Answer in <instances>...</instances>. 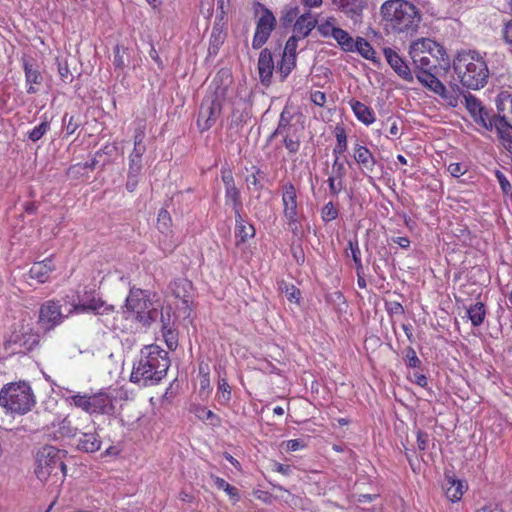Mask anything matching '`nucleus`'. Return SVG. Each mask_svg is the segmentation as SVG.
Returning <instances> with one entry per match:
<instances>
[{
	"label": "nucleus",
	"mask_w": 512,
	"mask_h": 512,
	"mask_svg": "<svg viewBox=\"0 0 512 512\" xmlns=\"http://www.w3.org/2000/svg\"><path fill=\"white\" fill-rule=\"evenodd\" d=\"M170 367L168 352L160 346H144L135 359L130 374V381L140 387L159 384Z\"/></svg>",
	"instance_id": "1"
},
{
	"label": "nucleus",
	"mask_w": 512,
	"mask_h": 512,
	"mask_svg": "<svg viewBox=\"0 0 512 512\" xmlns=\"http://www.w3.org/2000/svg\"><path fill=\"white\" fill-rule=\"evenodd\" d=\"M453 68L461 84L468 89L478 90L487 82V64L475 51L458 53Z\"/></svg>",
	"instance_id": "2"
},
{
	"label": "nucleus",
	"mask_w": 512,
	"mask_h": 512,
	"mask_svg": "<svg viewBox=\"0 0 512 512\" xmlns=\"http://www.w3.org/2000/svg\"><path fill=\"white\" fill-rule=\"evenodd\" d=\"M380 12L387 26L396 32L415 31L421 21L416 7L406 0H387Z\"/></svg>",
	"instance_id": "3"
},
{
	"label": "nucleus",
	"mask_w": 512,
	"mask_h": 512,
	"mask_svg": "<svg viewBox=\"0 0 512 512\" xmlns=\"http://www.w3.org/2000/svg\"><path fill=\"white\" fill-rule=\"evenodd\" d=\"M35 403V395L28 382L7 383L0 390V406L6 413L24 415Z\"/></svg>",
	"instance_id": "4"
},
{
	"label": "nucleus",
	"mask_w": 512,
	"mask_h": 512,
	"mask_svg": "<svg viewBox=\"0 0 512 512\" xmlns=\"http://www.w3.org/2000/svg\"><path fill=\"white\" fill-rule=\"evenodd\" d=\"M64 451L54 446H44L36 455V477L41 482L52 480L53 483L61 481L66 475V465L63 461Z\"/></svg>",
	"instance_id": "5"
},
{
	"label": "nucleus",
	"mask_w": 512,
	"mask_h": 512,
	"mask_svg": "<svg viewBox=\"0 0 512 512\" xmlns=\"http://www.w3.org/2000/svg\"><path fill=\"white\" fill-rule=\"evenodd\" d=\"M125 317L142 326L151 325L158 318L159 311L149 299L145 291L131 289L126 298Z\"/></svg>",
	"instance_id": "6"
},
{
	"label": "nucleus",
	"mask_w": 512,
	"mask_h": 512,
	"mask_svg": "<svg viewBox=\"0 0 512 512\" xmlns=\"http://www.w3.org/2000/svg\"><path fill=\"white\" fill-rule=\"evenodd\" d=\"M66 393L63 395L65 400L82 411L93 415V414H106L110 415L114 412L113 399L105 392H97L93 394L73 392L66 389Z\"/></svg>",
	"instance_id": "7"
},
{
	"label": "nucleus",
	"mask_w": 512,
	"mask_h": 512,
	"mask_svg": "<svg viewBox=\"0 0 512 512\" xmlns=\"http://www.w3.org/2000/svg\"><path fill=\"white\" fill-rule=\"evenodd\" d=\"M409 55L413 64L419 71L431 70L436 67L435 62L444 60L446 52L444 48L431 39H420L413 42L409 49Z\"/></svg>",
	"instance_id": "8"
},
{
	"label": "nucleus",
	"mask_w": 512,
	"mask_h": 512,
	"mask_svg": "<svg viewBox=\"0 0 512 512\" xmlns=\"http://www.w3.org/2000/svg\"><path fill=\"white\" fill-rule=\"evenodd\" d=\"M39 343V335L33 331L30 323L14 324L5 340V348L12 353H26Z\"/></svg>",
	"instance_id": "9"
},
{
	"label": "nucleus",
	"mask_w": 512,
	"mask_h": 512,
	"mask_svg": "<svg viewBox=\"0 0 512 512\" xmlns=\"http://www.w3.org/2000/svg\"><path fill=\"white\" fill-rule=\"evenodd\" d=\"M282 204L283 215L289 230L297 235L301 228L298 219L297 192L295 186L291 182H287L282 186Z\"/></svg>",
	"instance_id": "10"
},
{
	"label": "nucleus",
	"mask_w": 512,
	"mask_h": 512,
	"mask_svg": "<svg viewBox=\"0 0 512 512\" xmlns=\"http://www.w3.org/2000/svg\"><path fill=\"white\" fill-rule=\"evenodd\" d=\"M66 316L61 310L59 301L47 300L41 304L38 314V324L44 331H50L60 325Z\"/></svg>",
	"instance_id": "11"
},
{
	"label": "nucleus",
	"mask_w": 512,
	"mask_h": 512,
	"mask_svg": "<svg viewBox=\"0 0 512 512\" xmlns=\"http://www.w3.org/2000/svg\"><path fill=\"white\" fill-rule=\"evenodd\" d=\"M276 27V18L271 10L261 6V15L256 22V29L252 40L253 49H260L269 39Z\"/></svg>",
	"instance_id": "12"
},
{
	"label": "nucleus",
	"mask_w": 512,
	"mask_h": 512,
	"mask_svg": "<svg viewBox=\"0 0 512 512\" xmlns=\"http://www.w3.org/2000/svg\"><path fill=\"white\" fill-rule=\"evenodd\" d=\"M72 307L73 309L70 312L75 313L93 312L95 314H108L113 311V306L107 305L93 291H86L82 296H78V301H74Z\"/></svg>",
	"instance_id": "13"
},
{
	"label": "nucleus",
	"mask_w": 512,
	"mask_h": 512,
	"mask_svg": "<svg viewBox=\"0 0 512 512\" xmlns=\"http://www.w3.org/2000/svg\"><path fill=\"white\" fill-rule=\"evenodd\" d=\"M222 111V106L215 101L204 99L201 103L197 118V126L201 132L209 130L215 125Z\"/></svg>",
	"instance_id": "14"
},
{
	"label": "nucleus",
	"mask_w": 512,
	"mask_h": 512,
	"mask_svg": "<svg viewBox=\"0 0 512 512\" xmlns=\"http://www.w3.org/2000/svg\"><path fill=\"white\" fill-rule=\"evenodd\" d=\"M465 107L473 120L481 125L486 130L491 131L494 125V115L489 117L488 112L482 106L481 102L473 95L468 94L464 96Z\"/></svg>",
	"instance_id": "15"
},
{
	"label": "nucleus",
	"mask_w": 512,
	"mask_h": 512,
	"mask_svg": "<svg viewBox=\"0 0 512 512\" xmlns=\"http://www.w3.org/2000/svg\"><path fill=\"white\" fill-rule=\"evenodd\" d=\"M353 159L358 165L363 175L367 176L374 172L376 158L374 154L359 141H356L352 147Z\"/></svg>",
	"instance_id": "16"
},
{
	"label": "nucleus",
	"mask_w": 512,
	"mask_h": 512,
	"mask_svg": "<svg viewBox=\"0 0 512 512\" xmlns=\"http://www.w3.org/2000/svg\"><path fill=\"white\" fill-rule=\"evenodd\" d=\"M496 107L495 124L512 130V93H501L497 98Z\"/></svg>",
	"instance_id": "17"
},
{
	"label": "nucleus",
	"mask_w": 512,
	"mask_h": 512,
	"mask_svg": "<svg viewBox=\"0 0 512 512\" xmlns=\"http://www.w3.org/2000/svg\"><path fill=\"white\" fill-rule=\"evenodd\" d=\"M231 82V77L227 72L218 73L210 85L212 93L211 95H208L206 99H209V101H215L217 104L222 106L224 100L227 97Z\"/></svg>",
	"instance_id": "18"
},
{
	"label": "nucleus",
	"mask_w": 512,
	"mask_h": 512,
	"mask_svg": "<svg viewBox=\"0 0 512 512\" xmlns=\"http://www.w3.org/2000/svg\"><path fill=\"white\" fill-rule=\"evenodd\" d=\"M383 53L386 61L399 77L408 82L413 81V75L410 68L395 50L387 47L384 48Z\"/></svg>",
	"instance_id": "19"
},
{
	"label": "nucleus",
	"mask_w": 512,
	"mask_h": 512,
	"mask_svg": "<svg viewBox=\"0 0 512 512\" xmlns=\"http://www.w3.org/2000/svg\"><path fill=\"white\" fill-rule=\"evenodd\" d=\"M332 3L354 23L361 21L366 7L365 0H332Z\"/></svg>",
	"instance_id": "20"
},
{
	"label": "nucleus",
	"mask_w": 512,
	"mask_h": 512,
	"mask_svg": "<svg viewBox=\"0 0 512 512\" xmlns=\"http://www.w3.org/2000/svg\"><path fill=\"white\" fill-rule=\"evenodd\" d=\"M274 68L275 65L271 51L267 48L263 49L258 58V73L262 84L266 86L270 84Z\"/></svg>",
	"instance_id": "21"
},
{
	"label": "nucleus",
	"mask_w": 512,
	"mask_h": 512,
	"mask_svg": "<svg viewBox=\"0 0 512 512\" xmlns=\"http://www.w3.org/2000/svg\"><path fill=\"white\" fill-rule=\"evenodd\" d=\"M23 69L25 73V82L28 86L27 93L35 94L38 92L36 85L42 83L43 77L35 63L28 59H23Z\"/></svg>",
	"instance_id": "22"
},
{
	"label": "nucleus",
	"mask_w": 512,
	"mask_h": 512,
	"mask_svg": "<svg viewBox=\"0 0 512 512\" xmlns=\"http://www.w3.org/2000/svg\"><path fill=\"white\" fill-rule=\"evenodd\" d=\"M349 104L358 121L366 126H370L375 122V112L371 107L354 99H352Z\"/></svg>",
	"instance_id": "23"
},
{
	"label": "nucleus",
	"mask_w": 512,
	"mask_h": 512,
	"mask_svg": "<svg viewBox=\"0 0 512 512\" xmlns=\"http://www.w3.org/2000/svg\"><path fill=\"white\" fill-rule=\"evenodd\" d=\"M51 258L36 262L32 265L29 275L32 279H36L39 283L48 281L51 272L54 270Z\"/></svg>",
	"instance_id": "24"
},
{
	"label": "nucleus",
	"mask_w": 512,
	"mask_h": 512,
	"mask_svg": "<svg viewBox=\"0 0 512 512\" xmlns=\"http://www.w3.org/2000/svg\"><path fill=\"white\" fill-rule=\"evenodd\" d=\"M466 489L463 481L454 479L452 476H445L444 491L447 499L452 502L459 501Z\"/></svg>",
	"instance_id": "25"
},
{
	"label": "nucleus",
	"mask_w": 512,
	"mask_h": 512,
	"mask_svg": "<svg viewBox=\"0 0 512 512\" xmlns=\"http://www.w3.org/2000/svg\"><path fill=\"white\" fill-rule=\"evenodd\" d=\"M316 23V19L310 12L304 13L296 20L294 24V35H297L302 39L307 37L316 26Z\"/></svg>",
	"instance_id": "26"
},
{
	"label": "nucleus",
	"mask_w": 512,
	"mask_h": 512,
	"mask_svg": "<svg viewBox=\"0 0 512 512\" xmlns=\"http://www.w3.org/2000/svg\"><path fill=\"white\" fill-rule=\"evenodd\" d=\"M101 447V440L97 433L87 432L82 433L78 439L77 448L87 453H94Z\"/></svg>",
	"instance_id": "27"
},
{
	"label": "nucleus",
	"mask_w": 512,
	"mask_h": 512,
	"mask_svg": "<svg viewBox=\"0 0 512 512\" xmlns=\"http://www.w3.org/2000/svg\"><path fill=\"white\" fill-rule=\"evenodd\" d=\"M236 217V227H235V237L237 239V245L240 243H244L247 239L252 238L255 235V229L252 225L245 223L241 214H235Z\"/></svg>",
	"instance_id": "28"
},
{
	"label": "nucleus",
	"mask_w": 512,
	"mask_h": 512,
	"mask_svg": "<svg viewBox=\"0 0 512 512\" xmlns=\"http://www.w3.org/2000/svg\"><path fill=\"white\" fill-rule=\"evenodd\" d=\"M300 132L301 129H295L278 133V136L282 137L283 144L290 154H296L300 149Z\"/></svg>",
	"instance_id": "29"
},
{
	"label": "nucleus",
	"mask_w": 512,
	"mask_h": 512,
	"mask_svg": "<svg viewBox=\"0 0 512 512\" xmlns=\"http://www.w3.org/2000/svg\"><path fill=\"white\" fill-rule=\"evenodd\" d=\"M468 318L474 327L480 326L486 317L485 305L482 302H476L467 309Z\"/></svg>",
	"instance_id": "30"
},
{
	"label": "nucleus",
	"mask_w": 512,
	"mask_h": 512,
	"mask_svg": "<svg viewBox=\"0 0 512 512\" xmlns=\"http://www.w3.org/2000/svg\"><path fill=\"white\" fill-rule=\"evenodd\" d=\"M352 46V52H358L365 59L375 61L376 52L366 39L357 37Z\"/></svg>",
	"instance_id": "31"
},
{
	"label": "nucleus",
	"mask_w": 512,
	"mask_h": 512,
	"mask_svg": "<svg viewBox=\"0 0 512 512\" xmlns=\"http://www.w3.org/2000/svg\"><path fill=\"white\" fill-rule=\"evenodd\" d=\"M189 412L194 414L199 420L210 421V424L217 425L219 418L209 409L199 404H191Z\"/></svg>",
	"instance_id": "32"
},
{
	"label": "nucleus",
	"mask_w": 512,
	"mask_h": 512,
	"mask_svg": "<svg viewBox=\"0 0 512 512\" xmlns=\"http://www.w3.org/2000/svg\"><path fill=\"white\" fill-rule=\"evenodd\" d=\"M292 115L286 109H284L279 118V122L275 131L271 134L270 138H275L278 136V133H284V131H291L295 129H299L296 125L291 123Z\"/></svg>",
	"instance_id": "33"
},
{
	"label": "nucleus",
	"mask_w": 512,
	"mask_h": 512,
	"mask_svg": "<svg viewBox=\"0 0 512 512\" xmlns=\"http://www.w3.org/2000/svg\"><path fill=\"white\" fill-rule=\"evenodd\" d=\"M226 34L222 31L221 28L214 26L210 36L209 43V54L216 55L221 47V45L225 41Z\"/></svg>",
	"instance_id": "34"
},
{
	"label": "nucleus",
	"mask_w": 512,
	"mask_h": 512,
	"mask_svg": "<svg viewBox=\"0 0 512 512\" xmlns=\"http://www.w3.org/2000/svg\"><path fill=\"white\" fill-rule=\"evenodd\" d=\"M334 33L335 34L332 38L338 43L341 49L345 52H352V45L355 40L349 35V33L342 28H338Z\"/></svg>",
	"instance_id": "35"
},
{
	"label": "nucleus",
	"mask_w": 512,
	"mask_h": 512,
	"mask_svg": "<svg viewBox=\"0 0 512 512\" xmlns=\"http://www.w3.org/2000/svg\"><path fill=\"white\" fill-rule=\"evenodd\" d=\"M225 201L226 204H231L235 214L240 213L242 201L239 189L235 186L225 188Z\"/></svg>",
	"instance_id": "36"
},
{
	"label": "nucleus",
	"mask_w": 512,
	"mask_h": 512,
	"mask_svg": "<svg viewBox=\"0 0 512 512\" xmlns=\"http://www.w3.org/2000/svg\"><path fill=\"white\" fill-rule=\"evenodd\" d=\"M296 66V56L294 55H282L281 61L278 65V72L282 78V80L286 79L288 75L292 72V70Z\"/></svg>",
	"instance_id": "37"
},
{
	"label": "nucleus",
	"mask_w": 512,
	"mask_h": 512,
	"mask_svg": "<svg viewBox=\"0 0 512 512\" xmlns=\"http://www.w3.org/2000/svg\"><path fill=\"white\" fill-rule=\"evenodd\" d=\"M336 145L333 148V155H342L347 151L348 142L345 129L343 127H336L335 129Z\"/></svg>",
	"instance_id": "38"
},
{
	"label": "nucleus",
	"mask_w": 512,
	"mask_h": 512,
	"mask_svg": "<svg viewBox=\"0 0 512 512\" xmlns=\"http://www.w3.org/2000/svg\"><path fill=\"white\" fill-rule=\"evenodd\" d=\"M348 250L350 251V255L354 261V264H355V267L357 270V274L359 275V272H362L363 265H362V260H361V251L359 248V243H358L357 238L350 239L348 241V248L346 250L347 255H349Z\"/></svg>",
	"instance_id": "39"
},
{
	"label": "nucleus",
	"mask_w": 512,
	"mask_h": 512,
	"mask_svg": "<svg viewBox=\"0 0 512 512\" xmlns=\"http://www.w3.org/2000/svg\"><path fill=\"white\" fill-rule=\"evenodd\" d=\"M211 479L214 482V485L227 493V495L233 499L234 501L239 500V494L236 487L230 485L227 481H225L223 478H220L218 476L212 475Z\"/></svg>",
	"instance_id": "40"
},
{
	"label": "nucleus",
	"mask_w": 512,
	"mask_h": 512,
	"mask_svg": "<svg viewBox=\"0 0 512 512\" xmlns=\"http://www.w3.org/2000/svg\"><path fill=\"white\" fill-rule=\"evenodd\" d=\"M172 219L169 212L165 209H161L157 217V228L163 233L167 234L170 231Z\"/></svg>",
	"instance_id": "41"
},
{
	"label": "nucleus",
	"mask_w": 512,
	"mask_h": 512,
	"mask_svg": "<svg viewBox=\"0 0 512 512\" xmlns=\"http://www.w3.org/2000/svg\"><path fill=\"white\" fill-rule=\"evenodd\" d=\"M145 128L140 126L135 130L134 135V148L131 153L144 154L146 152V145L144 144Z\"/></svg>",
	"instance_id": "42"
},
{
	"label": "nucleus",
	"mask_w": 512,
	"mask_h": 512,
	"mask_svg": "<svg viewBox=\"0 0 512 512\" xmlns=\"http://www.w3.org/2000/svg\"><path fill=\"white\" fill-rule=\"evenodd\" d=\"M50 129V123L47 120L42 121L39 125L35 126L29 133L28 138L32 142L40 140Z\"/></svg>",
	"instance_id": "43"
},
{
	"label": "nucleus",
	"mask_w": 512,
	"mask_h": 512,
	"mask_svg": "<svg viewBox=\"0 0 512 512\" xmlns=\"http://www.w3.org/2000/svg\"><path fill=\"white\" fill-rule=\"evenodd\" d=\"M143 155L144 154H137V153H130L128 160V172L127 173H142L143 169Z\"/></svg>",
	"instance_id": "44"
},
{
	"label": "nucleus",
	"mask_w": 512,
	"mask_h": 512,
	"mask_svg": "<svg viewBox=\"0 0 512 512\" xmlns=\"http://www.w3.org/2000/svg\"><path fill=\"white\" fill-rule=\"evenodd\" d=\"M337 29L334 17H330L318 25V31L323 37H333Z\"/></svg>",
	"instance_id": "45"
},
{
	"label": "nucleus",
	"mask_w": 512,
	"mask_h": 512,
	"mask_svg": "<svg viewBox=\"0 0 512 512\" xmlns=\"http://www.w3.org/2000/svg\"><path fill=\"white\" fill-rule=\"evenodd\" d=\"M218 398L220 403H227L231 399V388L224 378L218 382Z\"/></svg>",
	"instance_id": "46"
},
{
	"label": "nucleus",
	"mask_w": 512,
	"mask_h": 512,
	"mask_svg": "<svg viewBox=\"0 0 512 512\" xmlns=\"http://www.w3.org/2000/svg\"><path fill=\"white\" fill-rule=\"evenodd\" d=\"M338 217V210L332 202H328L321 209V218L325 223L335 220Z\"/></svg>",
	"instance_id": "47"
},
{
	"label": "nucleus",
	"mask_w": 512,
	"mask_h": 512,
	"mask_svg": "<svg viewBox=\"0 0 512 512\" xmlns=\"http://www.w3.org/2000/svg\"><path fill=\"white\" fill-rule=\"evenodd\" d=\"M329 186V192L333 196H337L344 189V178H337L336 176L330 175L327 179Z\"/></svg>",
	"instance_id": "48"
},
{
	"label": "nucleus",
	"mask_w": 512,
	"mask_h": 512,
	"mask_svg": "<svg viewBox=\"0 0 512 512\" xmlns=\"http://www.w3.org/2000/svg\"><path fill=\"white\" fill-rule=\"evenodd\" d=\"M298 14H299V9L297 7H286L282 11V15H281L282 24L284 26L291 25Z\"/></svg>",
	"instance_id": "49"
},
{
	"label": "nucleus",
	"mask_w": 512,
	"mask_h": 512,
	"mask_svg": "<svg viewBox=\"0 0 512 512\" xmlns=\"http://www.w3.org/2000/svg\"><path fill=\"white\" fill-rule=\"evenodd\" d=\"M331 175L336 176L337 178H345L346 176V167L344 162L340 161L339 155L335 156L332 164Z\"/></svg>",
	"instance_id": "50"
},
{
	"label": "nucleus",
	"mask_w": 512,
	"mask_h": 512,
	"mask_svg": "<svg viewBox=\"0 0 512 512\" xmlns=\"http://www.w3.org/2000/svg\"><path fill=\"white\" fill-rule=\"evenodd\" d=\"M59 432L61 433L62 436L74 437L77 435V428L72 426L71 421H69L68 419H64L59 424Z\"/></svg>",
	"instance_id": "51"
},
{
	"label": "nucleus",
	"mask_w": 512,
	"mask_h": 512,
	"mask_svg": "<svg viewBox=\"0 0 512 512\" xmlns=\"http://www.w3.org/2000/svg\"><path fill=\"white\" fill-rule=\"evenodd\" d=\"M299 39H301V38L298 37L297 35H292L291 37H289V39L287 40V42L285 44L283 53L287 54V55L296 56V50L298 47Z\"/></svg>",
	"instance_id": "52"
},
{
	"label": "nucleus",
	"mask_w": 512,
	"mask_h": 512,
	"mask_svg": "<svg viewBox=\"0 0 512 512\" xmlns=\"http://www.w3.org/2000/svg\"><path fill=\"white\" fill-rule=\"evenodd\" d=\"M447 170L451 176L459 178L467 172V167L462 163L455 162L450 163L447 167Z\"/></svg>",
	"instance_id": "53"
},
{
	"label": "nucleus",
	"mask_w": 512,
	"mask_h": 512,
	"mask_svg": "<svg viewBox=\"0 0 512 512\" xmlns=\"http://www.w3.org/2000/svg\"><path fill=\"white\" fill-rule=\"evenodd\" d=\"M417 437V447L420 451H425L428 449L429 442H430V436L428 433L418 430L416 433Z\"/></svg>",
	"instance_id": "54"
},
{
	"label": "nucleus",
	"mask_w": 512,
	"mask_h": 512,
	"mask_svg": "<svg viewBox=\"0 0 512 512\" xmlns=\"http://www.w3.org/2000/svg\"><path fill=\"white\" fill-rule=\"evenodd\" d=\"M141 174L127 173L126 189L128 192H134L138 186Z\"/></svg>",
	"instance_id": "55"
},
{
	"label": "nucleus",
	"mask_w": 512,
	"mask_h": 512,
	"mask_svg": "<svg viewBox=\"0 0 512 512\" xmlns=\"http://www.w3.org/2000/svg\"><path fill=\"white\" fill-rule=\"evenodd\" d=\"M405 356L409 367L416 368L420 366L421 361L412 347L406 349Z\"/></svg>",
	"instance_id": "56"
},
{
	"label": "nucleus",
	"mask_w": 512,
	"mask_h": 512,
	"mask_svg": "<svg viewBox=\"0 0 512 512\" xmlns=\"http://www.w3.org/2000/svg\"><path fill=\"white\" fill-rule=\"evenodd\" d=\"M284 292H285L287 299L290 302L297 303L299 301L301 293H300V290L298 288H296L294 285L286 286Z\"/></svg>",
	"instance_id": "57"
},
{
	"label": "nucleus",
	"mask_w": 512,
	"mask_h": 512,
	"mask_svg": "<svg viewBox=\"0 0 512 512\" xmlns=\"http://www.w3.org/2000/svg\"><path fill=\"white\" fill-rule=\"evenodd\" d=\"M503 40L507 45L512 46V18L504 23L502 29Z\"/></svg>",
	"instance_id": "58"
},
{
	"label": "nucleus",
	"mask_w": 512,
	"mask_h": 512,
	"mask_svg": "<svg viewBox=\"0 0 512 512\" xmlns=\"http://www.w3.org/2000/svg\"><path fill=\"white\" fill-rule=\"evenodd\" d=\"M495 176L498 180V183L504 193H508L511 189V184L507 177L499 170L495 172Z\"/></svg>",
	"instance_id": "59"
},
{
	"label": "nucleus",
	"mask_w": 512,
	"mask_h": 512,
	"mask_svg": "<svg viewBox=\"0 0 512 512\" xmlns=\"http://www.w3.org/2000/svg\"><path fill=\"white\" fill-rule=\"evenodd\" d=\"M285 445V449L288 452L298 451L304 448V443L300 439H291L283 443Z\"/></svg>",
	"instance_id": "60"
},
{
	"label": "nucleus",
	"mask_w": 512,
	"mask_h": 512,
	"mask_svg": "<svg viewBox=\"0 0 512 512\" xmlns=\"http://www.w3.org/2000/svg\"><path fill=\"white\" fill-rule=\"evenodd\" d=\"M435 78H436V76H434L430 72V70H424V71L422 70V71H419L417 74V79L419 80V82H421L428 88L430 87V81L435 80Z\"/></svg>",
	"instance_id": "61"
},
{
	"label": "nucleus",
	"mask_w": 512,
	"mask_h": 512,
	"mask_svg": "<svg viewBox=\"0 0 512 512\" xmlns=\"http://www.w3.org/2000/svg\"><path fill=\"white\" fill-rule=\"evenodd\" d=\"M310 100L317 106L323 107L326 103V94L322 91H314L310 95Z\"/></svg>",
	"instance_id": "62"
},
{
	"label": "nucleus",
	"mask_w": 512,
	"mask_h": 512,
	"mask_svg": "<svg viewBox=\"0 0 512 512\" xmlns=\"http://www.w3.org/2000/svg\"><path fill=\"white\" fill-rule=\"evenodd\" d=\"M386 124H390L389 126V135L391 137H399L401 135L400 129L398 127V121L394 117H388L386 120Z\"/></svg>",
	"instance_id": "63"
},
{
	"label": "nucleus",
	"mask_w": 512,
	"mask_h": 512,
	"mask_svg": "<svg viewBox=\"0 0 512 512\" xmlns=\"http://www.w3.org/2000/svg\"><path fill=\"white\" fill-rule=\"evenodd\" d=\"M429 89H431L433 92L439 95H443L444 92L446 91L445 86L437 77L435 78V80L430 81Z\"/></svg>",
	"instance_id": "64"
}]
</instances>
